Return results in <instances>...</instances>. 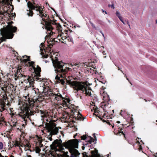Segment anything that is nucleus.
I'll return each instance as SVG.
<instances>
[{
	"label": "nucleus",
	"mask_w": 157,
	"mask_h": 157,
	"mask_svg": "<svg viewBox=\"0 0 157 157\" xmlns=\"http://www.w3.org/2000/svg\"><path fill=\"white\" fill-rule=\"evenodd\" d=\"M117 123H118L119 124V123H120V121H117Z\"/></svg>",
	"instance_id": "nucleus-38"
},
{
	"label": "nucleus",
	"mask_w": 157,
	"mask_h": 157,
	"mask_svg": "<svg viewBox=\"0 0 157 157\" xmlns=\"http://www.w3.org/2000/svg\"><path fill=\"white\" fill-rule=\"evenodd\" d=\"M105 113L103 114V117H108L107 115H106L108 113V112H106V111H105Z\"/></svg>",
	"instance_id": "nucleus-22"
},
{
	"label": "nucleus",
	"mask_w": 157,
	"mask_h": 157,
	"mask_svg": "<svg viewBox=\"0 0 157 157\" xmlns=\"http://www.w3.org/2000/svg\"><path fill=\"white\" fill-rule=\"evenodd\" d=\"M93 136L94 137V138H95L94 139H93L90 136H89V137L90 140H87L89 143L91 144L92 142H94V141L96 140V136L95 135V134L94 133L93 134Z\"/></svg>",
	"instance_id": "nucleus-14"
},
{
	"label": "nucleus",
	"mask_w": 157,
	"mask_h": 157,
	"mask_svg": "<svg viewBox=\"0 0 157 157\" xmlns=\"http://www.w3.org/2000/svg\"><path fill=\"white\" fill-rule=\"evenodd\" d=\"M78 27V28H80V26L79 25H78V24L76 25L75 26V27Z\"/></svg>",
	"instance_id": "nucleus-26"
},
{
	"label": "nucleus",
	"mask_w": 157,
	"mask_h": 157,
	"mask_svg": "<svg viewBox=\"0 0 157 157\" xmlns=\"http://www.w3.org/2000/svg\"><path fill=\"white\" fill-rule=\"evenodd\" d=\"M26 145V147H28V148H29L30 147V144H29V143H27Z\"/></svg>",
	"instance_id": "nucleus-24"
},
{
	"label": "nucleus",
	"mask_w": 157,
	"mask_h": 157,
	"mask_svg": "<svg viewBox=\"0 0 157 157\" xmlns=\"http://www.w3.org/2000/svg\"><path fill=\"white\" fill-rule=\"evenodd\" d=\"M126 79H127V80H128V81H129V79L127 78V77H126Z\"/></svg>",
	"instance_id": "nucleus-40"
},
{
	"label": "nucleus",
	"mask_w": 157,
	"mask_h": 157,
	"mask_svg": "<svg viewBox=\"0 0 157 157\" xmlns=\"http://www.w3.org/2000/svg\"><path fill=\"white\" fill-rule=\"evenodd\" d=\"M116 15L119 19H120V18L122 17L121 16V14L120 12L118 11H117L116 13Z\"/></svg>",
	"instance_id": "nucleus-16"
},
{
	"label": "nucleus",
	"mask_w": 157,
	"mask_h": 157,
	"mask_svg": "<svg viewBox=\"0 0 157 157\" xmlns=\"http://www.w3.org/2000/svg\"><path fill=\"white\" fill-rule=\"evenodd\" d=\"M122 129V128H121L120 129V130H121V131Z\"/></svg>",
	"instance_id": "nucleus-45"
},
{
	"label": "nucleus",
	"mask_w": 157,
	"mask_h": 157,
	"mask_svg": "<svg viewBox=\"0 0 157 157\" xmlns=\"http://www.w3.org/2000/svg\"><path fill=\"white\" fill-rule=\"evenodd\" d=\"M5 157H8L7 156H5Z\"/></svg>",
	"instance_id": "nucleus-52"
},
{
	"label": "nucleus",
	"mask_w": 157,
	"mask_h": 157,
	"mask_svg": "<svg viewBox=\"0 0 157 157\" xmlns=\"http://www.w3.org/2000/svg\"><path fill=\"white\" fill-rule=\"evenodd\" d=\"M3 148V144L1 142H0V149H2Z\"/></svg>",
	"instance_id": "nucleus-20"
},
{
	"label": "nucleus",
	"mask_w": 157,
	"mask_h": 157,
	"mask_svg": "<svg viewBox=\"0 0 157 157\" xmlns=\"http://www.w3.org/2000/svg\"><path fill=\"white\" fill-rule=\"evenodd\" d=\"M155 157H157V156H156V155H155Z\"/></svg>",
	"instance_id": "nucleus-57"
},
{
	"label": "nucleus",
	"mask_w": 157,
	"mask_h": 157,
	"mask_svg": "<svg viewBox=\"0 0 157 157\" xmlns=\"http://www.w3.org/2000/svg\"><path fill=\"white\" fill-rule=\"evenodd\" d=\"M10 157H14V156H13V155H11L10 156Z\"/></svg>",
	"instance_id": "nucleus-41"
},
{
	"label": "nucleus",
	"mask_w": 157,
	"mask_h": 157,
	"mask_svg": "<svg viewBox=\"0 0 157 157\" xmlns=\"http://www.w3.org/2000/svg\"><path fill=\"white\" fill-rule=\"evenodd\" d=\"M119 19L124 24H125V22L123 20L122 17L120 18V19Z\"/></svg>",
	"instance_id": "nucleus-21"
},
{
	"label": "nucleus",
	"mask_w": 157,
	"mask_h": 157,
	"mask_svg": "<svg viewBox=\"0 0 157 157\" xmlns=\"http://www.w3.org/2000/svg\"><path fill=\"white\" fill-rule=\"evenodd\" d=\"M102 53L103 55H105V52L104 51H103V52H102Z\"/></svg>",
	"instance_id": "nucleus-36"
},
{
	"label": "nucleus",
	"mask_w": 157,
	"mask_h": 157,
	"mask_svg": "<svg viewBox=\"0 0 157 157\" xmlns=\"http://www.w3.org/2000/svg\"><path fill=\"white\" fill-rule=\"evenodd\" d=\"M25 157H32L30 155H27Z\"/></svg>",
	"instance_id": "nucleus-31"
},
{
	"label": "nucleus",
	"mask_w": 157,
	"mask_h": 157,
	"mask_svg": "<svg viewBox=\"0 0 157 157\" xmlns=\"http://www.w3.org/2000/svg\"><path fill=\"white\" fill-rule=\"evenodd\" d=\"M102 10V12H105L106 14H107V13L106 11L104 10Z\"/></svg>",
	"instance_id": "nucleus-30"
},
{
	"label": "nucleus",
	"mask_w": 157,
	"mask_h": 157,
	"mask_svg": "<svg viewBox=\"0 0 157 157\" xmlns=\"http://www.w3.org/2000/svg\"><path fill=\"white\" fill-rule=\"evenodd\" d=\"M0 157H4L3 156H2L1 154L0 153Z\"/></svg>",
	"instance_id": "nucleus-35"
},
{
	"label": "nucleus",
	"mask_w": 157,
	"mask_h": 157,
	"mask_svg": "<svg viewBox=\"0 0 157 157\" xmlns=\"http://www.w3.org/2000/svg\"><path fill=\"white\" fill-rule=\"evenodd\" d=\"M16 122H13L12 124L11 125H13V126H16Z\"/></svg>",
	"instance_id": "nucleus-25"
},
{
	"label": "nucleus",
	"mask_w": 157,
	"mask_h": 157,
	"mask_svg": "<svg viewBox=\"0 0 157 157\" xmlns=\"http://www.w3.org/2000/svg\"><path fill=\"white\" fill-rule=\"evenodd\" d=\"M52 22L51 23V26L52 27V29L50 30H48L46 28V25H44L45 29L47 30L46 33L48 34H49L50 35H52L53 33V32L52 30H53L54 27H56V28L57 30L59 32V36H61V39L62 40H64L65 39H67L68 40L70 39V41L72 42L73 43V41L72 38H70L68 36H67V31L65 30L64 31V33L62 32V28L61 27V25L59 24H57L54 21H52L51 20Z\"/></svg>",
	"instance_id": "nucleus-6"
},
{
	"label": "nucleus",
	"mask_w": 157,
	"mask_h": 157,
	"mask_svg": "<svg viewBox=\"0 0 157 157\" xmlns=\"http://www.w3.org/2000/svg\"><path fill=\"white\" fill-rule=\"evenodd\" d=\"M50 53L51 55L50 58L55 68V71L56 73H58L57 75L55 77L54 80L55 82L56 83H60L64 85L66 84L65 81L63 78L61 79L60 77L65 78L67 82L71 86L74 90V92L77 94V97L79 96L81 97L80 95L78 94L79 91L81 92V93H84L86 95L91 96V90L85 82L71 81L66 79L67 73L71 68L67 67L66 63L64 64L62 61H59L57 57L53 56L52 55V53Z\"/></svg>",
	"instance_id": "nucleus-1"
},
{
	"label": "nucleus",
	"mask_w": 157,
	"mask_h": 157,
	"mask_svg": "<svg viewBox=\"0 0 157 157\" xmlns=\"http://www.w3.org/2000/svg\"><path fill=\"white\" fill-rule=\"evenodd\" d=\"M34 71L35 72L34 76L27 77L25 75H23L21 73H20L18 71H20L19 70H18L16 75L15 74V79H20L22 78L21 80H23L26 83L29 82L31 86L33 85L36 81L38 82L42 81L44 82V78H40V72L41 71V68L38 65L36 66V67H33Z\"/></svg>",
	"instance_id": "nucleus-5"
},
{
	"label": "nucleus",
	"mask_w": 157,
	"mask_h": 157,
	"mask_svg": "<svg viewBox=\"0 0 157 157\" xmlns=\"http://www.w3.org/2000/svg\"><path fill=\"white\" fill-rule=\"evenodd\" d=\"M74 138H75V136H74Z\"/></svg>",
	"instance_id": "nucleus-53"
},
{
	"label": "nucleus",
	"mask_w": 157,
	"mask_h": 157,
	"mask_svg": "<svg viewBox=\"0 0 157 157\" xmlns=\"http://www.w3.org/2000/svg\"><path fill=\"white\" fill-rule=\"evenodd\" d=\"M62 135H63V136L64 134L62 133Z\"/></svg>",
	"instance_id": "nucleus-42"
},
{
	"label": "nucleus",
	"mask_w": 157,
	"mask_h": 157,
	"mask_svg": "<svg viewBox=\"0 0 157 157\" xmlns=\"http://www.w3.org/2000/svg\"><path fill=\"white\" fill-rule=\"evenodd\" d=\"M101 33H103L101 31H100Z\"/></svg>",
	"instance_id": "nucleus-47"
},
{
	"label": "nucleus",
	"mask_w": 157,
	"mask_h": 157,
	"mask_svg": "<svg viewBox=\"0 0 157 157\" xmlns=\"http://www.w3.org/2000/svg\"><path fill=\"white\" fill-rule=\"evenodd\" d=\"M101 34H102V35L104 37H105L104 35V34L103 33H101Z\"/></svg>",
	"instance_id": "nucleus-37"
},
{
	"label": "nucleus",
	"mask_w": 157,
	"mask_h": 157,
	"mask_svg": "<svg viewBox=\"0 0 157 157\" xmlns=\"http://www.w3.org/2000/svg\"><path fill=\"white\" fill-rule=\"evenodd\" d=\"M28 6L29 8V10H27L28 12L27 15L29 16H32L33 13L32 10H35L36 11V13L42 18L41 23L43 25H46V28L50 30L52 29V27L51 26V23L52 22L49 18L48 15L45 13L43 10V9L41 7L37 5L35 3L33 4L29 2L27 3Z\"/></svg>",
	"instance_id": "nucleus-3"
},
{
	"label": "nucleus",
	"mask_w": 157,
	"mask_h": 157,
	"mask_svg": "<svg viewBox=\"0 0 157 157\" xmlns=\"http://www.w3.org/2000/svg\"><path fill=\"white\" fill-rule=\"evenodd\" d=\"M42 85V86H43L44 85V82Z\"/></svg>",
	"instance_id": "nucleus-39"
},
{
	"label": "nucleus",
	"mask_w": 157,
	"mask_h": 157,
	"mask_svg": "<svg viewBox=\"0 0 157 157\" xmlns=\"http://www.w3.org/2000/svg\"><path fill=\"white\" fill-rule=\"evenodd\" d=\"M77 139L70 140L67 142L62 144L61 140H56L50 146L53 151H60L63 153L62 157H77L80 154L78 151L75 149L78 147V143L80 142Z\"/></svg>",
	"instance_id": "nucleus-2"
},
{
	"label": "nucleus",
	"mask_w": 157,
	"mask_h": 157,
	"mask_svg": "<svg viewBox=\"0 0 157 157\" xmlns=\"http://www.w3.org/2000/svg\"><path fill=\"white\" fill-rule=\"evenodd\" d=\"M118 70H120V71H121L122 72V73H123V74H124V73H123V71H122V70H120V68H119Z\"/></svg>",
	"instance_id": "nucleus-34"
},
{
	"label": "nucleus",
	"mask_w": 157,
	"mask_h": 157,
	"mask_svg": "<svg viewBox=\"0 0 157 157\" xmlns=\"http://www.w3.org/2000/svg\"><path fill=\"white\" fill-rule=\"evenodd\" d=\"M156 122H157V120L156 121Z\"/></svg>",
	"instance_id": "nucleus-58"
},
{
	"label": "nucleus",
	"mask_w": 157,
	"mask_h": 157,
	"mask_svg": "<svg viewBox=\"0 0 157 157\" xmlns=\"http://www.w3.org/2000/svg\"><path fill=\"white\" fill-rule=\"evenodd\" d=\"M131 84H132L130 82H129Z\"/></svg>",
	"instance_id": "nucleus-55"
},
{
	"label": "nucleus",
	"mask_w": 157,
	"mask_h": 157,
	"mask_svg": "<svg viewBox=\"0 0 157 157\" xmlns=\"http://www.w3.org/2000/svg\"><path fill=\"white\" fill-rule=\"evenodd\" d=\"M99 118L101 119V117H98Z\"/></svg>",
	"instance_id": "nucleus-48"
},
{
	"label": "nucleus",
	"mask_w": 157,
	"mask_h": 157,
	"mask_svg": "<svg viewBox=\"0 0 157 157\" xmlns=\"http://www.w3.org/2000/svg\"><path fill=\"white\" fill-rule=\"evenodd\" d=\"M112 126L113 128L114 127V126H113L112 125Z\"/></svg>",
	"instance_id": "nucleus-43"
},
{
	"label": "nucleus",
	"mask_w": 157,
	"mask_h": 157,
	"mask_svg": "<svg viewBox=\"0 0 157 157\" xmlns=\"http://www.w3.org/2000/svg\"><path fill=\"white\" fill-rule=\"evenodd\" d=\"M55 54H57L56 53H55Z\"/></svg>",
	"instance_id": "nucleus-54"
},
{
	"label": "nucleus",
	"mask_w": 157,
	"mask_h": 157,
	"mask_svg": "<svg viewBox=\"0 0 157 157\" xmlns=\"http://www.w3.org/2000/svg\"><path fill=\"white\" fill-rule=\"evenodd\" d=\"M99 112H100V111L99 110H95V113H99Z\"/></svg>",
	"instance_id": "nucleus-28"
},
{
	"label": "nucleus",
	"mask_w": 157,
	"mask_h": 157,
	"mask_svg": "<svg viewBox=\"0 0 157 157\" xmlns=\"http://www.w3.org/2000/svg\"><path fill=\"white\" fill-rule=\"evenodd\" d=\"M2 98L0 99V112L1 114L0 121H3L4 118L2 116L3 115L6 114L7 112L6 109L9 107L10 105L8 101L7 100V97L6 95H3Z\"/></svg>",
	"instance_id": "nucleus-7"
},
{
	"label": "nucleus",
	"mask_w": 157,
	"mask_h": 157,
	"mask_svg": "<svg viewBox=\"0 0 157 157\" xmlns=\"http://www.w3.org/2000/svg\"><path fill=\"white\" fill-rule=\"evenodd\" d=\"M14 145L15 146H17L20 147V144L18 141H16Z\"/></svg>",
	"instance_id": "nucleus-18"
},
{
	"label": "nucleus",
	"mask_w": 157,
	"mask_h": 157,
	"mask_svg": "<svg viewBox=\"0 0 157 157\" xmlns=\"http://www.w3.org/2000/svg\"><path fill=\"white\" fill-rule=\"evenodd\" d=\"M124 76H125V77H126V75H124Z\"/></svg>",
	"instance_id": "nucleus-46"
},
{
	"label": "nucleus",
	"mask_w": 157,
	"mask_h": 157,
	"mask_svg": "<svg viewBox=\"0 0 157 157\" xmlns=\"http://www.w3.org/2000/svg\"><path fill=\"white\" fill-rule=\"evenodd\" d=\"M24 125H25V124H23V126H24Z\"/></svg>",
	"instance_id": "nucleus-49"
},
{
	"label": "nucleus",
	"mask_w": 157,
	"mask_h": 157,
	"mask_svg": "<svg viewBox=\"0 0 157 157\" xmlns=\"http://www.w3.org/2000/svg\"><path fill=\"white\" fill-rule=\"evenodd\" d=\"M91 24L93 27L95 28L94 25L92 23H91Z\"/></svg>",
	"instance_id": "nucleus-29"
},
{
	"label": "nucleus",
	"mask_w": 157,
	"mask_h": 157,
	"mask_svg": "<svg viewBox=\"0 0 157 157\" xmlns=\"http://www.w3.org/2000/svg\"><path fill=\"white\" fill-rule=\"evenodd\" d=\"M156 23L157 22V20L156 21Z\"/></svg>",
	"instance_id": "nucleus-50"
},
{
	"label": "nucleus",
	"mask_w": 157,
	"mask_h": 157,
	"mask_svg": "<svg viewBox=\"0 0 157 157\" xmlns=\"http://www.w3.org/2000/svg\"><path fill=\"white\" fill-rule=\"evenodd\" d=\"M125 113V111L124 110H121V113H120V115L122 117L124 116V114Z\"/></svg>",
	"instance_id": "nucleus-17"
},
{
	"label": "nucleus",
	"mask_w": 157,
	"mask_h": 157,
	"mask_svg": "<svg viewBox=\"0 0 157 157\" xmlns=\"http://www.w3.org/2000/svg\"><path fill=\"white\" fill-rule=\"evenodd\" d=\"M114 133L115 134H116L117 135H120V133H121L122 134L124 135V134L123 133V132L120 131H119V130H118V132L116 133V132H114Z\"/></svg>",
	"instance_id": "nucleus-15"
},
{
	"label": "nucleus",
	"mask_w": 157,
	"mask_h": 157,
	"mask_svg": "<svg viewBox=\"0 0 157 157\" xmlns=\"http://www.w3.org/2000/svg\"><path fill=\"white\" fill-rule=\"evenodd\" d=\"M1 89H2V90H3V91H5L6 90V88L5 87H2Z\"/></svg>",
	"instance_id": "nucleus-27"
},
{
	"label": "nucleus",
	"mask_w": 157,
	"mask_h": 157,
	"mask_svg": "<svg viewBox=\"0 0 157 157\" xmlns=\"http://www.w3.org/2000/svg\"><path fill=\"white\" fill-rule=\"evenodd\" d=\"M127 24L129 26V28H130V25H129V22L128 21H127Z\"/></svg>",
	"instance_id": "nucleus-32"
},
{
	"label": "nucleus",
	"mask_w": 157,
	"mask_h": 157,
	"mask_svg": "<svg viewBox=\"0 0 157 157\" xmlns=\"http://www.w3.org/2000/svg\"><path fill=\"white\" fill-rule=\"evenodd\" d=\"M28 103H25L24 101L21 102V103H19L20 105V107L21 110H24L23 114L21 116L24 119V121L25 123L26 122L27 119L31 120V116L34 115V113H39L40 112L41 114L44 113L41 110H40L36 108L35 110H32L33 107L34 106V101L32 99H28Z\"/></svg>",
	"instance_id": "nucleus-4"
},
{
	"label": "nucleus",
	"mask_w": 157,
	"mask_h": 157,
	"mask_svg": "<svg viewBox=\"0 0 157 157\" xmlns=\"http://www.w3.org/2000/svg\"><path fill=\"white\" fill-rule=\"evenodd\" d=\"M95 114V115H97V116H98V114H97L96 115V114Z\"/></svg>",
	"instance_id": "nucleus-44"
},
{
	"label": "nucleus",
	"mask_w": 157,
	"mask_h": 157,
	"mask_svg": "<svg viewBox=\"0 0 157 157\" xmlns=\"http://www.w3.org/2000/svg\"><path fill=\"white\" fill-rule=\"evenodd\" d=\"M73 116L75 120L83 121L85 117H83L79 112L75 111L73 112Z\"/></svg>",
	"instance_id": "nucleus-11"
},
{
	"label": "nucleus",
	"mask_w": 157,
	"mask_h": 157,
	"mask_svg": "<svg viewBox=\"0 0 157 157\" xmlns=\"http://www.w3.org/2000/svg\"><path fill=\"white\" fill-rule=\"evenodd\" d=\"M70 100L68 98H63L62 100L63 102L62 103V105L64 107L67 106L69 107L70 104Z\"/></svg>",
	"instance_id": "nucleus-12"
},
{
	"label": "nucleus",
	"mask_w": 157,
	"mask_h": 157,
	"mask_svg": "<svg viewBox=\"0 0 157 157\" xmlns=\"http://www.w3.org/2000/svg\"><path fill=\"white\" fill-rule=\"evenodd\" d=\"M13 90H14V91L15 90L14 88H13Z\"/></svg>",
	"instance_id": "nucleus-56"
},
{
	"label": "nucleus",
	"mask_w": 157,
	"mask_h": 157,
	"mask_svg": "<svg viewBox=\"0 0 157 157\" xmlns=\"http://www.w3.org/2000/svg\"><path fill=\"white\" fill-rule=\"evenodd\" d=\"M20 59L21 62H24L27 66L31 67L33 69V67H36L35 66V65L34 64V62H31L29 56L26 55L23 56Z\"/></svg>",
	"instance_id": "nucleus-9"
},
{
	"label": "nucleus",
	"mask_w": 157,
	"mask_h": 157,
	"mask_svg": "<svg viewBox=\"0 0 157 157\" xmlns=\"http://www.w3.org/2000/svg\"><path fill=\"white\" fill-rule=\"evenodd\" d=\"M81 138L83 140H87L86 137V136L83 135L82 136H81Z\"/></svg>",
	"instance_id": "nucleus-19"
},
{
	"label": "nucleus",
	"mask_w": 157,
	"mask_h": 157,
	"mask_svg": "<svg viewBox=\"0 0 157 157\" xmlns=\"http://www.w3.org/2000/svg\"><path fill=\"white\" fill-rule=\"evenodd\" d=\"M12 86L13 87V86L12 85Z\"/></svg>",
	"instance_id": "nucleus-51"
},
{
	"label": "nucleus",
	"mask_w": 157,
	"mask_h": 157,
	"mask_svg": "<svg viewBox=\"0 0 157 157\" xmlns=\"http://www.w3.org/2000/svg\"><path fill=\"white\" fill-rule=\"evenodd\" d=\"M46 128L48 132H50L49 135H48V139L52 141V136L56 135L57 134L59 131L58 128L53 124L48 123H47L46 125Z\"/></svg>",
	"instance_id": "nucleus-8"
},
{
	"label": "nucleus",
	"mask_w": 157,
	"mask_h": 157,
	"mask_svg": "<svg viewBox=\"0 0 157 157\" xmlns=\"http://www.w3.org/2000/svg\"><path fill=\"white\" fill-rule=\"evenodd\" d=\"M40 51L41 52V54L42 55V57L43 58H47L48 57V55L44 54V52H48L49 53L50 52L51 47H48L46 48V49L44 48V44L43 43H41L40 46Z\"/></svg>",
	"instance_id": "nucleus-10"
},
{
	"label": "nucleus",
	"mask_w": 157,
	"mask_h": 157,
	"mask_svg": "<svg viewBox=\"0 0 157 157\" xmlns=\"http://www.w3.org/2000/svg\"><path fill=\"white\" fill-rule=\"evenodd\" d=\"M51 96L58 101L63 100V98L61 95L59 93L55 94L52 93L51 94Z\"/></svg>",
	"instance_id": "nucleus-13"
},
{
	"label": "nucleus",
	"mask_w": 157,
	"mask_h": 157,
	"mask_svg": "<svg viewBox=\"0 0 157 157\" xmlns=\"http://www.w3.org/2000/svg\"><path fill=\"white\" fill-rule=\"evenodd\" d=\"M109 7L110 6L113 9H114V5L113 4H112L111 5H109Z\"/></svg>",
	"instance_id": "nucleus-23"
},
{
	"label": "nucleus",
	"mask_w": 157,
	"mask_h": 157,
	"mask_svg": "<svg viewBox=\"0 0 157 157\" xmlns=\"http://www.w3.org/2000/svg\"><path fill=\"white\" fill-rule=\"evenodd\" d=\"M110 154H111L110 153L109 154L107 155L108 157H109V156H110Z\"/></svg>",
	"instance_id": "nucleus-33"
}]
</instances>
